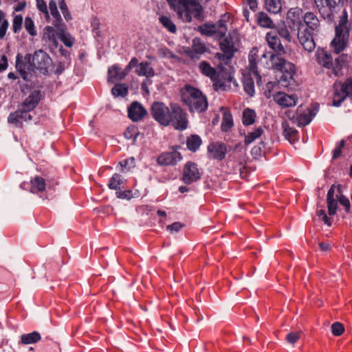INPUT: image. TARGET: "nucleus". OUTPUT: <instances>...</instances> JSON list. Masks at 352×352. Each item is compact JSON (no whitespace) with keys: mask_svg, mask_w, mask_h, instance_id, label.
Listing matches in <instances>:
<instances>
[{"mask_svg":"<svg viewBox=\"0 0 352 352\" xmlns=\"http://www.w3.org/2000/svg\"><path fill=\"white\" fill-rule=\"evenodd\" d=\"M228 16H224L215 24L205 23L199 26V30L203 35L221 38L226 36L228 30Z\"/></svg>","mask_w":352,"mask_h":352,"instance_id":"nucleus-8","label":"nucleus"},{"mask_svg":"<svg viewBox=\"0 0 352 352\" xmlns=\"http://www.w3.org/2000/svg\"><path fill=\"white\" fill-rule=\"evenodd\" d=\"M42 95L39 90H34L23 101L20 105L26 110L30 111L34 110L39 103Z\"/></svg>","mask_w":352,"mask_h":352,"instance_id":"nucleus-23","label":"nucleus"},{"mask_svg":"<svg viewBox=\"0 0 352 352\" xmlns=\"http://www.w3.org/2000/svg\"><path fill=\"white\" fill-rule=\"evenodd\" d=\"M29 112L30 111L24 109L19 104L18 109L9 115L8 122L10 124H15L16 126H21L22 121L32 120V116L30 115Z\"/></svg>","mask_w":352,"mask_h":352,"instance_id":"nucleus-17","label":"nucleus"},{"mask_svg":"<svg viewBox=\"0 0 352 352\" xmlns=\"http://www.w3.org/2000/svg\"><path fill=\"white\" fill-rule=\"evenodd\" d=\"M170 7L177 12L179 17L185 22L192 18L201 19L202 7L196 0H166Z\"/></svg>","mask_w":352,"mask_h":352,"instance_id":"nucleus-2","label":"nucleus"},{"mask_svg":"<svg viewBox=\"0 0 352 352\" xmlns=\"http://www.w3.org/2000/svg\"><path fill=\"white\" fill-rule=\"evenodd\" d=\"M298 32V38L305 51L311 52L316 47V44L313 38L314 32L302 25Z\"/></svg>","mask_w":352,"mask_h":352,"instance_id":"nucleus-13","label":"nucleus"},{"mask_svg":"<svg viewBox=\"0 0 352 352\" xmlns=\"http://www.w3.org/2000/svg\"><path fill=\"white\" fill-rule=\"evenodd\" d=\"M25 60L30 61L33 67L43 74L49 72V69L52 64V59L49 55L41 50L35 51L32 55L27 54Z\"/></svg>","mask_w":352,"mask_h":352,"instance_id":"nucleus-7","label":"nucleus"},{"mask_svg":"<svg viewBox=\"0 0 352 352\" xmlns=\"http://www.w3.org/2000/svg\"><path fill=\"white\" fill-rule=\"evenodd\" d=\"M17 3L15 5L14 10L16 12H19L23 10L26 6L25 0H17L15 1Z\"/></svg>","mask_w":352,"mask_h":352,"instance_id":"nucleus-61","label":"nucleus"},{"mask_svg":"<svg viewBox=\"0 0 352 352\" xmlns=\"http://www.w3.org/2000/svg\"><path fill=\"white\" fill-rule=\"evenodd\" d=\"M349 34L348 15L346 11L344 10L340 16L339 23L336 27V36L331 43L336 54H339L345 49Z\"/></svg>","mask_w":352,"mask_h":352,"instance_id":"nucleus-6","label":"nucleus"},{"mask_svg":"<svg viewBox=\"0 0 352 352\" xmlns=\"http://www.w3.org/2000/svg\"><path fill=\"white\" fill-rule=\"evenodd\" d=\"M24 26H25L26 31L31 36H34L36 35V30L35 29L34 23L30 17L27 16L25 19Z\"/></svg>","mask_w":352,"mask_h":352,"instance_id":"nucleus-47","label":"nucleus"},{"mask_svg":"<svg viewBox=\"0 0 352 352\" xmlns=\"http://www.w3.org/2000/svg\"><path fill=\"white\" fill-rule=\"evenodd\" d=\"M301 332H291L287 334L286 337L287 341L290 344H295L300 338Z\"/></svg>","mask_w":352,"mask_h":352,"instance_id":"nucleus-54","label":"nucleus"},{"mask_svg":"<svg viewBox=\"0 0 352 352\" xmlns=\"http://www.w3.org/2000/svg\"><path fill=\"white\" fill-rule=\"evenodd\" d=\"M59 38L67 47H72L74 44V38L68 34L60 33Z\"/></svg>","mask_w":352,"mask_h":352,"instance_id":"nucleus-53","label":"nucleus"},{"mask_svg":"<svg viewBox=\"0 0 352 352\" xmlns=\"http://www.w3.org/2000/svg\"><path fill=\"white\" fill-rule=\"evenodd\" d=\"M126 76V72H122L120 67L113 65L108 70V78L111 82L121 80Z\"/></svg>","mask_w":352,"mask_h":352,"instance_id":"nucleus-32","label":"nucleus"},{"mask_svg":"<svg viewBox=\"0 0 352 352\" xmlns=\"http://www.w3.org/2000/svg\"><path fill=\"white\" fill-rule=\"evenodd\" d=\"M263 130L261 127H258L254 130L252 132L249 133L245 137V143L246 144H250L252 142H253L256 139L261 137V135L263 134Z\"/></svg>","mask_w":352,"mask_h":352,"instance_id":"nucleus-43","label":"nucleus"},{"mask_svg":"<svg viewBox=\"0 0 352 352\" xmlns=\"http://www.w3.org/2000/svg\"><path fill=\"white\" fill-rule=\"evenodd\" d=\"M199 69L202 74L209 77L211 80H214L217 77L216 69L206 61H201Z\"/></svg>","mask_w":352,"mask_h":352,"instance_id":"nucleus-35","label":"nucleus"},{"mask_svg":"<svg viewBox=\"0 0 352 352\" xmlns=\"http://www.w3.org/2000/svg\"><path fill=\"white\" fill-rule=\"evenodd\" d=\"M256 113L254 110L246 108L243 112V123L245 125H250L254 123Z\"/></svg>","mask_w":352,"mask_h":352,"instance_id":"nucleus-41","label":"nucleus"},{"mask_svg":"<svg viewBox=\"0 0 352 352\" xmlns=\"http://www.w3.org/2000/svg\"><path fill=\"white\" fill-rule=\"evenodd\" d=\"M345 146V141L344 140H342L339 145L334 149L333 153V159H337L340 157L342 154V150Z\"/></svg>","mask_w":352,"mask_h":352,"instance_id":"nucleus-57","label":"nucleus"},{"mask_svg":"<svg viewBox=\"0 0 352 352\" xmlns=\"http://www.w3.org/2000/svg\"><path fill=\"white\" fill-rule=\"evenodd\" d=\"M187 114L177 105H171L172 126L177 130H184L188 126Z\"/></svg>","mask_w":352,"mask_h":352,"instance_id":"nucleus-10","label":"nucleus"},{"mask_svg":"<svg viewBox=\"0 0 352 352\" xmlns=\"http://www.w3.org/2000/svg\"><path fill=\"white\" fill-rule=\"evenodd\" d=\"M58 3L59 4L60 9L63 14L64 18L67 21H70L72 19V16L67 8V6L65 0H58Z\"/></svg>","mask_w":352,"mask_h":352,"instance_id":"nucleus-49","label":"nucleus"},{"mask_svg":"<svg viewBox=\"0 0 352 352\" xmlns=\"http://www.w3.org/2000/svg\"><path fill=\"white\" fill-rule=\"evenodd\" d=\"M9 23L3 11L0 12V38H3L6 33Z\"/></svg>","mask_w":352,"mask_h":352,"instance_id":"nucleus-45","label":"nucleus"},{"mask_svg":"<svg viewBox=\"0 0 352 352\" xmlns=\"http://www.w3.org/2000/svg\"><path fill=\"white\" fill-rule=\"evenodd\" d=\"M340 0H314V2L320 12L329 13L331 8H334Z\"/></svg>","mask_w":352,"mask_h":352,"instance_id":"nucleus-34","label":"nucleus"},{"mask_svg":"<svg viewBox=\"0 0 352 352\" xmlns=\"http://www.w3.org/2000/svg\"><path fill=\"white\" fill-rule=\"evenodd\" d=\"M16 68L23 80L27 81L30 80L29 75L33 71L34 67L30 61L25 60V57L23 58L20 54L17 55Z\"/></svg>","mask_w":352,"mask_h":352,"instance_id":"nucleus-18","label":"nucleus"},{"mask_svg":"<svg viewBox=\"0 0 352 352\" xmlns=\"http://www.w3.org/2000/svg\"><path fill=\"white\" fill-rule=\"evenodd\" d=\"M220 48L223 52L227 58H231L234 53L236 51V48L233 41V37L229 34L225 36L220 42Z\"/></svg>","mask_w":352,"mask_h":352,"instance_id":"nucleus-25","label":"nucleus"},{"mask_svg":"<svg viewBox=\"0 0 352 352\" xmlns=\"http://www.w3.org/2000/svg\"><path fill=\"white\" fill-rule=\"evenodd\" d=\"M347 54H341L333 62L331 54L324 49H318L316 53L317 62L329 70L335 76L342 75V68L349 61Z\"/></svg>","mask_w":352,"mask_h":352,"instance_id":"nucleus-5","label":"nucleus"},{"mask_svg":"<svg viewBox=\"0 0 352 352\" xmlns=\"http://www.w3.org/2000/svg\"><path fill=\"white\" fill-rule=\"evenodd\" d=\"M278 33L283 38L287 41H291L292 36L287 27H283L278 29Z\"/></svg>","mask_w":352,"mask_h":352,"instance_id":"nucleus-56","label":"nucleus"},{"mask_svg":"<svg viewBox=\"0 0 352 352\" xmlns=\"http://www.w3.org/2000/svg\"><path fill=\"white\" fill-rule=\"evenodd\" d=\"M340 204L344 208L346 212H349L351 208V204L349 200L344 196L339 197Z\"/></svg>","mask_w":352,"mask_h":352,"instance_id":"nucleus-58","label":"nucleus"},{"mask_svg":"<svg viewBox=\"0 0 352 352\" xmlns=\"http://www.w3.org/2000/svg\"><path fill=\"white\" fill-rule=\"evenodd\" d=\"M208 151L214 158L221 160L226 156L227 148L224 144L216 142L209 145Z\"/></svg>","mask_w":352,"mask_h":352,"instance_id":"nucleus-27","label":"nucleus"},{"mask_svg":"<svg viewBox=\"0 0 352 352\" xmlns=\"http://www.w3.org/2000/svg\"><path fill=\"white\" fill-rule=\"evenodd\" d=\"M117 197L120 199H131L132 192L131 190H124L116 192Z\"/></svg>","mask_w":352,"mask_h":352,"instance_id":"nucleus-62","label":"nucleus"},{"mask_svg":"<svg viewBox=\"0 0 352 352\" xmlns=\"http://www.w3.org/2000/svg\"><path fill=\"white\" fill-rule=\"evenodd\" d=\"M320 248L322 251H329L330 250V245L327 243L322 242L320 243Z\"/></svg>","mask_w":352,"mask_h":352,"instance_id":"nucleus-64","label":"nucleus"},{"mask_svg":"<svg viewBox=\"0 0 352 352\" xmlns=\"http://www.w3.org/2000/svg\"><path fill=\"white\" fill-rule=\"evenodd\" d=\"M46 192L53 190L50 186L47 187V184L45 179L40 176H35L30 181V191L32 193L40 194Z\"/></svg>","mask_w":352,"mask_h":352,"instance_id":"nucleus-24","label":"nucleus"},{"mask_svg":"<svg viewBox=\"0 0 352 352\" xmlns=\"http://www.w3.org/2000/svg\"><path fill=\"white\" fill-rule=\"evenodd\" d=\"M159 52L160 55L164 57L172 58L174 56L173 53L167 49H160Z\"/></svg>","mask_w":352,"mask_h":352,"instance_id":"nucleus-63","label":"nucleus"},{"mask_svg":"<svg viewBox=\"0 0 352 352\" xmlns=\"http://www.w3.org/2000/svg\"><path fill=\"white\" fill-rule=\"evenodd\" d=\"M201 178V173L197 165L193 162H187L183 170L182 180L186 184H190Z\"/></svg>","mask_w":352,"mask_h":352,"instance_id":"nucleus-15","label":"nucleus"},{"mask_svg":"<svg viewBox=\"0 0 352 352\" xmlns=\"http://www.w3.org/2000/svg\"><path fill=\"white\" fill-rule=\"evenodd\" d=\"M317 215H318V218L321 221H322L326 225H327L328 226H331V222H332L331 218L327 217L324 210H323V209L318 210L317 211Z\"/></svg>","mask_w":352,"mask_h":352,"instance_id":"nucleus-52","label":"nucleus"},{"mask_svg":"<svg viewBox=\"0 0 352 352\" xmlns=\"http://www.w3.org/2000/svg\"><path fill=\"white\" fill-rule=\"evenodd\" d=\"M201 144V140L199 136L197 135H192L188 138L186 145L189 150L195 151H197Z\"/></svg>","mask_w":352,"mask_h":352,"instance_id":"nucleus-40","label":"nucleus"},{"mask_svg":"<svg viewBox=\"0 0 352 352\" xmlns=\"http://www.w3.org/2000/svg\"><path fill=\"white\" fill-rule=\"evenodd\" d=\"M41 338L40 334L36 331H34L30 333L22 335L21 342L23 344H34L39 341Z\"/></svg>","mask_w":352,"mask_h":352,"instance_id":"nucleus-39","label":"nucleus"},{"mask_svg":"<svg viewBox=\"0 0 352 352\" xmlns=\"http://www.w3.org/2000/svg\"><path fill=\"white\" fill-rule=\"evenodd\" d=\"M240 148L239 152L234 151L229 156L230 162H236L238 164V169L240 172L241 178H246L248 175V170L246 167L247 156L245 151L242 150L240 144L236 145V149Z\"/></svg>","mask_w":352,"mask_h":352,"instance_id":"nucleus-14","label":"nucleus"},{"mask_svg":"<svg viewBox=\"0 0 352 352\" xmlns=\"http://www.w3.org/2000/svg\"><path fill=\"white\" fill-rule=\"evenodd\" d=\"M111 93L115 96H125L127 95L128 89L124 84H118L112 88Z\"/></svg>","mask_w":352,"mask_h":352,"instance_id":"nucleus-46","label":"nucleus"},{"mask_svg":"<svg viewBox=\"0 0 352 352\" xmlns=\"http://www.w3.org/2000/svg\"><path fill=\"white\" fill-rule=\"evenodd\" d=\"M258 52L256 47L250 50L248 56L249 65L247 71L243 73L244 90L250 96L254 94V77L256 78L258 85H261V77L257 70V64H260Z\"/></svg>","mask_w":352,"mask_h":352,"instance_id":"nucleus-3","label":"nucleus"},{"mask_svg":"<svg viewBox=\"0 0 352 352\" xmlns=\"http://www.w3.org/2000/svg\"><path fill=\"white\" fill-rule=\"evenodd\" d=\"M8 66L7 56L4 54H0V72L5 71Z\"/></svg>","mask_w":352,"mask_h":352,"instance_id":"nucleus-59","label":"nucleus"},{"mask_svg":"<svg viewBox=\"0 0 352 352\" xmlns=\"http://www.w3.org/2000/svg\"><path fill=\"white\" fill-rule=\"evenodd\" d=\"M49 9L54 19L53 23L55 26L58 27L60 25L62 21L60 14L57 8L56 2L54 0H51L49 2Z\"/></svg>","mask_w":352,"mask_h":352,"instance_id":"nucleus-38","label":"nucleus"},{"mask_svg":"<svg viewBox=\"0 0 352 352\" xmlns=\"http://www.w3.org/2000/svg\"><path fill=\"white\" fill-rule=\"evenodd\" d=\"M124 182L120 175L115 173L110 179L108 186L111 189L118 190L122 187Z\"/></svg>","mask_w":352,"mask_h":352,"instance_id":"nucleus-42","label":"nucleus"},{"mask_svg":"<svg viewBox=\"0 0 352 352\" xmlns=\"http://www.w3.org/2000/svg\"><path fill=\"white\" fill-rule=\"evenodd\" d=\"M128 113L133 121H139L146 115L147 112L140 103L134 102L129 108Z\"/></svg>","mask_w":352,"mask_h":352,"instance_id":"nucleus-26","label":"nucleus"},{"mask_svg":"<svg viewBox=\"0 0 352 352\" xmlns=\"http://www.w3.org/2000/svg\"><path fill=\"white\" fill-rule=\"evenodd\" d=\"M285 55H273L270 53H263L259 58L260 65L265 68L276 69L283 72L282 80L288 82L293 80L296 73L293 63L286 61Z\"/></svg>","mask_w":352,"mask_h":352,"instance_id":"nucleus-1","label":"nucleus"},{"mask_svg":"<svg viewBox=\"0 0 352 352\" xmlns=\"http://www.w3.org/2000/svg\"><path fill=\"white\" fill-rule=\"evenodd\" d=\"M273 98L281 107L295 106L298 101V97L295 94L289 95L280 91L275 94Z\"/></svg>","mask_w":352,"mask_h":352,"instance_id":"nucleus-20","label":"nucleus"},{"mask_svg":"<svg viewBox=\"0 0 352 352\" xmlns=\"http://www.w3.org/2000/svg\"><path fill=\"white\" fill-rule=\"evenodd\" d=\"M335 188L334 185L331 186L327 192V203L329 214L330 216L336 214L337 210V199L334 198Z\"/></svg>","mask_w":352,"mask_h":352,"instance_id":"nucleus-30","label":"nucleus"},{"mask_svg":"<svg viewBox=\"0 0 352 352\" xmlns=\"http://www.w3.org/2000/svg\"><path fill=\"white\" fill-rule=\"evenodd\" d=\"M266 41L269 46L274 51L273 55H285L287 52L280 43L278 36L275 32H268L266 34ZM271 54L272 53L270 52Z\"/></svg>","mask_w":352,"mask_h":352,"instance_id":"nucleus-19","label":"nucleus"},{"mask_svg":"<svg viewBox=\"0 0 352 352\" xmlns=\"http://www.w3.org/2000/svg\"><path fill=\"white\" fill-rule=\"evenodd\" d=\"M303 21L309 30L312 32H318L319 28V20L312 12H307L302 17Z\"/></svg>","mask_w":352,"mask_h":352,"instance_id":"nucleus-29","label":"nucleus"},{"mask_svg":"<svg viewBox=\"0 0 352 352\" xmlns=\"http://www.w3.org/2000/svg\"><path fill=\"white\" fill-rule=\"evenodd\" d=\"M182 160V155L178 151L173 150L170 152L162 153L157 159V164L162 166L173 165Z\"/></svg>","mask_w":352,"mask_h":352,"instance_id":"nucleus-21","label":"nucleus"},{"mask_svg":"<svg viewBox=\"0 0 352 352\" xmlns=\"http://www.w3.org/2000/svg\"><path fill=\"white\" fill-rule=\"evenodd\" d=\"M265 7L268 12L278 14L282 9L281 0H265Z\"/></svg>","mask_w":352,"mask_h":352,"instance_id":"nucleus-37","label":"nucleus"},{"mask_svg":"<svg viewBox=\"0 0 352 352\" xmlns=\"http://www.w3.org/2000/svg\"><path fill=\"white\" fill-rule=\"evenodd\" d=\"M221 111L223 113L221 129L223 131H228L233 126L232 116L227 108L221 107Z\"/></svg>","mask_w":352,"mask_h":352,"instance_id":"nucleus-33","label":"nucleus"},{"mask_svg":"<svg viewBox=\"0 0 352 352\" xmlns=\"http://www.w3.org/2000/svg\"><path fill=\"white\" fill-rule=\"evenodd\" d=\"M124 135L126 139H133L135 141L138 135V129L134 126H129L125 130Z\"/></svg>","mask_w":352,"mask_h":352,"instance_id":"nucleus-50","label":"nucleus"},{"mask_svg":"<svg viewBox=\"0 0 352 352\" xmlns=\"http://www.w3.org/2000/svg\"><path fill=\"white\" fill-rule=\"evenodd\" d=\"M183 228V224L179 222H175L167 226V230L170 232H178Z\"/></svg>","mask_w":352,"mask_h":352,"instance_id":"nucleus-60","label":"nucleus"},{"mask_svg":"<svg viewBox=\"0 0 352 352\" xmlns=\"http://www.w3.org/2000/svg\"><path fill=\"white\" fill-rule=\"evenodd\" d=\"M256 21L257 24L265 28L273 29L275 28V24L272 19L263 12H259L256 14Z\"/></svg>","mask_w":352,"mask_h":352,"instance_id":"nucleus-31","label":"nucleus"},{"mask_svg":"<svg viewBox=\"0 0 352 352\" xmlns=\"http://www.w3.org/2000/svg\"><path fill=\"white\" fill-rule=\"evenodd\" d=\"M283 129V135L290 142H294L297 140L298 131L293 127H291L287 122L282 124Z\"/></svg>","mask_w":352,"mask_h":352,"instance_id":"nucleus-36","label":"nucleus"},{"mask_svg":"<svg viewBox=\"0 0 352 352\" xmlns=\"http://www.w3.org/2000/svg\"><path fill=\"white\" fill-rule=\"evenodd\" d=\"M152 117L162 126H167L171 122V108L163 102H155L151 109Z\"/></svg>","mask_w":352,"mask_h":352,"instance_id":"nucleus-9","label":"nucleus"},{"mask_svg":"<svg viewBox=\"0 0 352 352\" xmlns=\"http://www.w3.org/2000/svg\"><path fill=\"white\" fill-rule=\"evenodd\" d=\"M160 21L169 32L172 33H175L176 32V26L169 17L166 16H161L160 17Z\"/></svg>","mask_w":352,"mask_h":352,"instance_id":"nucleus-44","label":"nucleus"},{"mask_svg":"<svg viewBox=\"0 0 352 352\" xmlns=\"http://www.w3.org/2000/svg\"><path fill=\"white\" fill-rule=\"evenodd\" d=\"M208 51L205 43L200 38H195L192 40L191 48L185 50V54L192 60H198L200 56Z\"/></svg>","mask_w":352,"mask_h":352,"instance_id":"nucleus-16","label":"nucleus"},{"mask_svg":"<svg viewBox=\"0 0 352 352\" xmlns=\"http://www.w3.org/2000/svg\"><path fill=\"white\" fill-rule=\"evenodd\" d=\"M23 24V16L21 14L15 15L12 21V30L14 33L21 30Z\"/></svg>","mask_w":352,"mask_h":352,"instance_id":"nucleus-48","label":"nucleus"},{"mask_svg":"<svg viewBox=\"0 0 352 352\" xmlns=\"http://www.w3.org/2000/svg\"><path fill=\"white\" fill-rule=\"evenodd\" d=\"M135 72L140 76L151 78L155 75V71L148 62H141L137 65Z\"/></svg>","mask_w":352,"mask_h":352,"instance_id":"nucleus-28","label":"nucleus"},{"mask_svg":"<svg viewBox=\"0 0 352 352\" xmlns=\"http://www.w3.org/2000/svg\"><path fill=\"white\" fill-rule=\"evenodd\" d=\"M331 330L334 336H339L344 332V327L340 322H335L331 326Z\"/></svg>","mask_w":352,"mask_h":352,"instance_id":"nucleus-55","label":"nucleus"},{"mask_svg":"<svg viewBox=\"0 0 352 352\" xmlns=\"http://www.w3.org/2000/svg\"><path fill=\"white\" fill-rule=\"evenodd\" d=\"M36 6L39 11L44 14L45 18L47 20H49L50 15L47 10V5L44 0H36Z\"/></svg>","mask_w":352,"mask_h":352,"instance_id":"nucleus-51","label":"nucleus"},{"mask_svg":"<svg viewBox=\"0 0 352 352\" xmlns=\"http://www.w3.org/2000/svg\"><path fill=\"white\" fill-rule=\"evenodd\" d=\"M182 101L190 111L204 112L208 107L206 96L199 89L190 86H185L182 94Z\"/></svg>","mask_w":352,"mask_h":352,"instance_id":"nucleus-4","label":"nucleus"},{"mask_svg":"<svg viewBox=\"0 0 352 352\" xmlns=\"http://www.w3.org/2000/svg\"><path fill=\"white\" fill-rule=\"evenodd\" d=\"M302 9L299 8H291L287 12L286 25L292 30H298L302 25H304L302 22Z\"/></svg>","mask_w":352,"mask_h":352,"instance_id":"nucleus-12","label":"nucleus"},{"mask_svg":"<svg viewBox=\"0 0 352 352\" xmlns=\"http://www.w3.org/2000/svg\"><path fill=\"white\" fill-rule=\"evenodd\" d=\"M59 34L53 28L47 26L43 30L42 39L50 49L53 50L58 47Z\"/></svg>","mask_w":352,"mask_h":352,"instance_id":"nucleus-22","label":"nucleus"},{"mask_svg":"<svg viewBox=\"0 0 352 352\" xmlns=\"http://www.w3.org/2000/svg\"><path fill=\"white\" fill-rule=\"evenodd\" d=\"M318 111V106L315 104L312 109H308L307 112L303 113H297L296 116L294 114L291 116L290 112H286V115L291 120H292L293 123L296 124L298 126H305L311 121Z\"/></svg>","mask_w":352,"mask_h":352,"instance_id":"nucleus-11","label":"nucleus"}]
</instances>
